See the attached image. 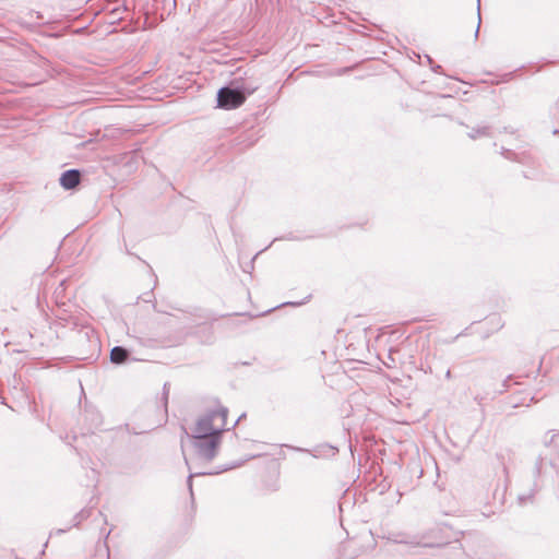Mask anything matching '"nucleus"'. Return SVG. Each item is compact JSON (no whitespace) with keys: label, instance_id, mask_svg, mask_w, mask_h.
<instances>
[{"label":"nucleus","instance_id":"1","mask_svg":"<svg viewBox=\"0 0 559 559\" xmlns=\"http://www.w3.org/2000/svg\"><path fill=\"white\" fill-rule=\"evenodd\" d=\"M228 409L217 405L214 409L207 412L197 421L193 430V437H209L210 435H221L226 427Z\"/></svg>","mask_w":559,"mask_h":559},{"label":"nucleus","instance_id":"2","mask_svg":"<svg viewBox=\"0 0 559 559\" xmlns=\"http://www.w3.org/2000/svg\"><path fill=\"white\" fill-rule=\"evenodd\" d=\"M255 87H247L245 84L236 87H222L217 93V105L224 109H233L242 105L247 95L252 94Z\"/></svg>","mask_w":559,"mask_h":559},{"label":"nucleus","instance_id":"3","mask_svg":"<svg viewBox=\"0 0 559 559\" xmlns=\"http://www.w3.org/2000/svg\"><path fill=\"white\" fill-rule=\"evenodd\" d=\"M193 445L198 455L210 462L216 454L221 444V435H210L209 437H193Z\"/></svg>","mask_w":559,"mask_h":559},{"label":"nucleus","instance_id":"4","mask_svg":"<svg viewBox=\"0 0 559 559\" xmlns=\"http://www.w3.org/2000/svg\"><path fill=\"white\" fill-rule=\"evenodd\" d=\"M81 174L78 169H70L64 171L60 177V185L62 188L70 190L80 183Z\"/></svg>","mask_w":559,"mask_h":559},{"label":"nucleus","instance_id":"5","mask_svg":"<svg viewBox=\"0 0 559 559\" xmlns=\"http://www.w3.org/2000/svg\"><path fill=\"white\" fill-rule=\"evenodd\" d=\"M129 357V352L120 346H116L110 352V360L114 364H122Z\"/></svg>","mask_w":559,"mask_h":559},{"label":"nucleus","instance_id":"6","mask_svg":"<svg viewBox=\"0 0 559 559\" xmlns=\"http://www.w3.org/2000/svg\"><path fill=\"white\" fill-rule=\"evenodd\" d=\"M471 139H476L478 136H487L489 135V127H479L474 129L469 134Z\"/></svg>","mask_w":559,"mask_h":559},{"label":"nucleus","instance_id":"7","mask_svg":"<svg viewBox=\"0 0 559 559\" xmlns=\"http://www.w3.org/2000/svg\"><path fill=\"white\" fill-rule=\"evenodd\" d=\"M192 477H193L192 474H190L188 477V487H189L190 491H192Z\"/></svg>","mask_w":559,"mask_h":559},{"label":"nucleus","instance_id":"8","mask_svg":"<svg viewBox=\"0 0 559 559\" xmlns=\"http://www.w3.org/2000/svg\"><path fill=\"white\" fill-rule=\"evenodd\" d=\"M557 435H552L551 438H550V443L555 441V438H556Z\"/></svg>","mask_w":559,"mask_h":559},{"label":"nucleus","instance_id":"9","mask_svg":"<svg viewBox=\"0 0 559 559\" xmlns=\"http://www.w3.org/2000/svg\"><path fill=\"white\" fill-rule=\"evenodd\" d=\"M478 32H479V25L477 26L476 31H475V36L478 35Z\"/></svg>","mask_w":559,"mask_h":559},{"label":"nucleus","instance_id":"10","mask_svg":"<svg viewBox=\"0 0 559 559\" xmlns=\"http://www.w3.org/2000/svg\"><path fill=\"white\" fill-rule=\"evenodd\" d=\"M450 377H451V372H450V370H448L447 378H450Z\"/></svg>","mask_w":559,"mask_h":559}]
</instances>
